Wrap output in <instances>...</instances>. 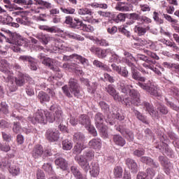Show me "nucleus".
<instances>
[{
	"mask_svg": "<svg viewBox=\"0 0 179 179\" xmlns=\"http://www.w3.org/2000/svg\"><path fill=\"white\" fill-rule=\"evenodd\" d=\"M63 150H71L73 147V143L71 140L65 139L62 142Z\"/></svg>",
	"mask_w": 179,
	"mask_h": 179,
	"instance_id": "42",
	"label": "nucleus"
},
{
	"mask_svg": "<svg viewBox=\"0 0 179 179\" xmlns=\"http://www.w3.org/2000/svg\"><path fill=\"white\" fill-rule=\"evenodd\" d=\"M12 160L8 157H3L0 162L1 169H9L12 165Z\"/></svg>",
	"mask_w": 179,
	"mask_h": 179,
	"instance_id": "36",
	"label": "nucleus"
},
{
	"mask_svg": "<svg viewBox=\"0 0 179 179\" xmlns=\"http://www.w3.org/2000/svg\"><path fill=\"white\" fill-rule=\"evenodd\" d=\"M78 15L82 16V19L84 22H87L88 23H100V20L94 18L93 12L88 8H80L78 10Z\"/></svg>",
	"mask_w": 179,
	"mask_h": 179,
	"instance_id": "4",
	"label": "nucleus"
},
{
	"mask_svg": "<svg viewBox=\"0 0 179 179\" xmlns=\"http://www.w3.org/2000/svg\"><path fill=\"white\" fill-rule=\"evenodd\" d=\"M70 58L71 59H73L76 62H80V64H82V65H89V60L85 57H83L82 55H79L78 54H73L70 55Z\"/></svg>",
	"mask_w": 179,
	"mask_h": 179,
	"instance_id": "23",
	"label": "nucleus"
},
{
	"mask_svg": "<svg viewBox=\"0 0 179 179\" xmlns=\"http://www.w3.org/2000/svg\"><path fill=\"white\" fill-rule=\"evenodd\" d=\"M113 142L115 143V145H117V146H124L126 141L122 136H121L119 134H114L112 138Z\"/></svg>",
	"mask_w": 179,
	"mask_h": 179,
	"instance_id": "28",
	"label": "nucleus"
},
{
	"mask_svg": "<svg viewBox=\"0 0 179 179\" xmlns=\"http://www.w3.org/2000/svg\"><path fill=\"white\" fill-rule=\"evenodd\" d=\"M78 122L80 124V125H83V127H85V128L89 127L92 124V122L90 120V117L87 115H80L78 116Z\"/></svg>",
	"mask_w": 179,
	"mask_h": 179,
	"instance_id": "24",
	"label": "nucleus"
},
{
	"mask_svg": "<svg viewBox=\"0 0 179 179\" xmlns=\"http://www.w3.org/2000/svg\"><path fill=\"white\" fill-rule=\"evenodd\" d=\"M122 167L121 166H117L113 169V174L117 178H121L122 177Z\"/></svg>",
	"mask_w": 179,
	"mask_h": 179,
	"instance_id": "55",
	"label": "nucleus"
},
{
	"mask_svg": "<svg viewBox=\"0 0 179 179\" xmlns=\"http://www.w3.org/2000/svg\"><path fill=\"white\" fill-rule=\"evenodd\" d=\"M34 5L31 8L32 13H40L41 10L52 9L54 5L51 3L43 0H34Z\"/></svg>",
	"mask_w": 179,
	"mask_h": 179,
	"instance_id": "5",
	"label": "nucleus"
},
{
	"mask_svg": "<svg viewBox=\"0 0 179 179\" xmlns=\"http://www.w3.org/2000/svg\"><path fill=\"white\" fill-rule=\"evenodd\" d=\"M45 136L49 142H57L59 139V131L55 129H48Z\"/></svg>",
	"mask_w": 179,
	"mask_h": 179,
	"instance_id": "9",
	"label": "nucleus"
},
{
	"mask_svg": "<svg viewBox=\"0 0 179 179\" xmlns=\"http://www.w3.org/2000/svg\"><path fill=\"white\" fill-rule=\"evenodd\" d=\"M7 42L9 43L10 44H13L14 49L13 51L15 52H17V51H20V49L17 45H23L24 44V40L22 38V36H17V34H13L10 36L9 38L7 39Z\"/></svg>",
	"mask_w": 179,
	"mask_h": 179,
	"instance_id": "7",
	"label": "nucleus"
},
{
	"mask_svg": "<svg viewBox=\"0 0 179 179\" xmlns=\"http://www.w3.org/2000/svg\"><path fill=\"white\" fill-rule=\"evenodd\" d=\"M83 149H85V147L83 146V145L79 143H76V145L73 148V153L74 155H80Z\"/></svg>",
	"mask_w": 179,
	"mask_h": 179,
	"instance_id": "47",
	"label": "nucleus"
},
{
	"mask_svg": "<svg viewBox=\"0 0 179 179\" xmlns=\"http://www.w3.org/2000/svg\"><path fill=\"white\" fill-rule=\"evenodd\" d=\"M131 71V78L134 79V80H138V83H145L146 81V78L145 77L141 76V73L138 71L135 65L130 66Z\"/></svg>",
	"mask_w": 179,
	"mask_h": 179,
	"instance_id": "14",
	"label": "nucleus"
},
{
	"mask_svg": "<svg viewBox=\"0 0 179 179\" xmlns=\"http://www.w3.org/2000/svg\"><path fill=\"white\" fill-rule=\"evenodd\" d=\"M36 38H38V40H41V41L45 45L48 44V42L50 41V36H48V35H45L42 33L38 34L36 36Z\"/></svg>",
	"mask_w": 179,
	"mask_h": 179,
	"instance_id": "53",
	"label": "nucleus"
},
{
	"mask_svg": "<svg viewBox=\"0 0 179 179\" xmlns=\"http://www.w3.org/2000/svg\"><path fill=\"white\" fill-rule=\"evenodd\" d=\"M88 145L91 149L100 150V149H101V140L99 138H92L89 141Z\"/></svg>",
	"mask_w": 179,
	"mask_h": 179,
	"instance_id": "26",
	"label": "nucleus"
},
{
	"mask_svg": "<svg viewBox=\"0 0 179 179\" xmlns=\"http://www.w3.org/2000/svg\"><path fill=\"white\" fill-rule=\"evenodd\" d=\"M159 162H160L161 166L165 169L166 174H170V167H171V163H170L167 157L164 156H159Z\"/></svg>",
	"mask_w": 179,
	"mask_h": 179,
	"instance_id": "16",
	"label": "nucleus"
},
{
	"mask_svg": "<svg viewBox=\"0 0 179 179\" xmlns=\"http://www.w3.org/2000/svg\"><path fill=\"white\" fill-rule=\"evenodd\" d=\"M124 57H123V62H124L128 66H134V62H135V57L132 56L129 52L124 51Z\"/></svg>",
	"mask_w": 179,
	"mask_h": 179,
	"instance_id": "21",
	"label": "nucleus"
},
{
	"mask_svg": "<svg viewBox=\"0 0 179 179\" xmlns=\"http://www.w3.org/2000/svg\"><path fill=\"white\" fill-rule=\"evenodd\" d=\"M108 56H110V62H115L116 64H120V62H121L120 56L115 54V52L113 51L111 49H109V53Z\"/></svg>",
	"mask_w": 179,
	"mask_h": 179,
	"instance_id": "37",
	"label": "nucleus"
},
{
	"mask_svg": "<svg viewBox=\"0 0 179 179\" xmlns=\"http://www.w3.org/2000/svg\"><path fill=\"white\" fill-rule=\"evenodd\" d=\"M96 129L99 131L103 138H108V131H107L108 128L104 124H99V127H96Z\"/></svg>",
	"mask_w": 179,
	"mask_h": 179,
	"instance_id": "40",
	"label": "nucleus"
},
{
	"mask_svg": "<svg viewBox=\"0 0 179 179\" xmlns=\"http://www.w3.org/2000/svg\"><path fill=\"white\" fill-rule=\"evenodd\" d=\"M90 51L92 52V54H95L98 58H106L110 52V49L102 50L100 48H97L96 46H92L90 48Z\"/></svg>",
	"mask_w": 179,
	"mask_h": 179,
	"instance_id": "11",
	"label": "nucleus"
},
{
	"mask_svg": "<svg viewBox=\"0 0 179 179\" xmlns=\"http://www.w3.org/2000/svg\"><path fill=\"white\" fill-rule=\"evenodd\" d=\"M38 58L41 61L43 65L48 66V68L54 71V59L45 57L44 53L39 54Z\"/></svg>",
	"mask_w": 179,
	"mask_h": 179,
	"instance_id": "13",
	"label": "nucleus"
},
{
	"mask_svg": "<svg viewBox=\"0 0 179 179\" xmlns=\"http://www.w3.org/2000/svg\"><path fill=\"white\" fill-rule=\"evenodd\" d=\"M137 86H139L143 90H145L154 97H162V91L156 85L150 83H137Z\"/></svg>",
	"mask_w": 179,
	"mask_h": 179,
	"instance_id": "3",
	"label": "nucleus"
},
{
	"mask_svg": "<svg viewBox=\"0 0 179 179\" xmlns=\"http://www.w3.org/2000/svg\"><path fill=\"white\" fill-rule=\"evenodd\" d=\"M38 99L41 104H43V103H49L50 97L47 92L41 91L38 94Z\"/></svg>",
	"mask_w": 179,
	"mask_h": 179,
	"instance_id": "31",
	"label": "nucleus"
},
{
	"mask_svg": "<svg viewBox=\"0 0 179 179\" xmlns=\"http://www.w3.org/2000/svg\"><path fill=\"white\" fill-rule=\"evenodd\" d=\"M93 65L94 66H96V68H101L103 71H106L107 72H111V69H110V67H108V66L103 64L101 62H100L99 60H94Z\"/></svg>",
	"mask_w": 179,
	"mask_h": 179,
	"instance_id": "38",
	"label": "nucleus"
},
{
	"mask_svg": "<svg viewBox=\"0 0 179 179\" xmlns=\"http://www.w3.org/2000/svg\"><path fill=\"white\" fill-rule=\"evenodd\" d=\"M42 169L48 174H54V169H52V165L50 163L44 164Z\"/></svg>",
	"mask_w": 179,
	"mask_h": 179,
	"instance_id": "57",
	"label": "nucleus"
},
{
	"mask_svg": "<svg viewBox=\"0 0 179 179\" xmlns=\"http://www.w3.org/2000/svg\"><path fill=\"white\" fill-rule=\"evenodd\" d=\"M157 110L164 115L169 114V109H167V107H166V106L162 104H159V106H157Z\"/></svg>",
	"mask_w": 179,
	"mask_h": 179,
	"instance_id": "63",
	"label": "nucleus"
},
{
	"mask_svg": "<svg viewBox=\"0 0 179 179\" xmlns=\"http://www.w3.org/2000/svg\"><path fill=\"white\" fill-rule=\"evenodd\" d=\"M141 24H150L152 23V19L145 15H141L139 21Z\"/></svg>",
	"mask_w": 179,
	"mask_h": 179,
	"instance_id": "59",
	"label": "nucleus"
},
{
	"mask_svg": "<svg viewBox=\"0 0 179 179\" xmlns=\"http://www.w3.org/2000/svg\"><path fill=\"white\" fill-rule=\"evenodd\" d=\"M14 3H17V5H20V6H22V8H24V9H27L29 8H31L32 9V6H34V1L32 0H14Z\"/></svg>",
	"mask_w": 179,
	"mask_h": 179,
	"instance_id": "25",
	"label": "nucleus"
},
{
	"mask_svg": "<svg viewBox=\"0 0 179 179\" xmlns=\"http://www.w3.org/2000/svg\"><path fill=\"white\" fill-rule=\"evenodd\" d=\"M81 30H83V31H85L86 33H93V31H94V27L90 24H83Z\"/></svg>",
	"mask_w": 179,
	"mask_h": 179,
	"instance_id": "60",
	"label": "nucleus"
},
{
	"mask_svg": "<svg viewBox=\"0 0 179 179\" xmlns=\"http://www.w3.org/2000/svg\"><path fill=\"white\" fill-rule=\"evenodd\" d=\"M134 114H135L136 118H138L139 120V121L143 122V124H146L147 125L149 124V120H148V119H146V117L143 115L142 113H141V112H139L138 110H135Z\"/></svg>",
	"mask_w": 179,
	"mask_h": 179,
	"instance_id": "49",
	"label": "nucleus"
},
{
	"mask_svg": "<svg viewBox=\"0 0 179 179\" xmlns=\"http://www.w3.org/2000/svg\"><path fill=\"white\" fill-rule=\"evenodd\" d=\"M94 121L96 128H100V125L104 123V115L101 113H96L94 115Z\"/></svg>",
	"mask_w": 179,
	"mask_h": 179,
	"instance_id": "34",
	"label": "nucleus"
},
{
	"mask_svg": "<svg viewBox=\"0 0 179 179\" xmlns=\"http://www.w3.org/2000/svg\"><path fill=\"white\" fill-rule=\"evenodd\" d=\"M83 24V22H82L79 19L75 18L73 23H72L71 24V27H73V29H80V30H82Z\"/></svg>",
	"mask_w": 179,
	"mask_h": 179,
	"instance_id": "51",
	"label": "nucleus"
},
{
	"mask_svg": "<svg viewBox=\"0 0 179 179\" xmlns=\"http://www.w3.org/2000/svg\"><path fill=\"white\" fill-rule=\"evenodd\" d=\"M55 45L58 50H65V51H67L68 52H73V51H75L73 45L64 46L62 42L58 40L55 41Z\"/></svg>",
	"mask_w": 179,
	"mask_h": 179,
	"instance_id": "27",
	"label": "nucleus"
},
{
	"mask_svg": "<svg viewBox=\"0 0 179 179\" xmlns=\"http://www.w3.org/2000/svg\"><path fill=\"white\" fill-rule=\"evenodd\" d=\"M63 93L69 98H71L72 94L74 97H79L80 96V85L78 83V80L71 78L69 81L68 85H64L62 87Z\"/></svg>",
	"mask_w": 179,
	"mask_h": 179,
	"instance_id": "2",
	"label": "nucleus"
},
{
	"mask_svg": "<svg viewBox=\"0 0 179 179\" xmlns=\"http://www.w3.org/2000/svg\"><path fill=\"white\" fill-rule=\"evenodd\" d=\"M45 118L46 120V124L47 122L52 123L54 121H55V117H54V113L51 112H45Z\"/></svg>",
	"mask_w": 179,
	"mask_h": 179,
	"instance_id": "56",
	"label": "nucleus"
},
{
	"mask_svg": "<svg viewBox=\"0 0 179 179\" xmlns=\"http://www.w3.org/2000/svg\"><path fill=\"white\" fill-rule=\"evenodd\" d=\"M10 150V145L8 143H0V152H4L8 153Z\"/></svg>",
	"mask_w": 179,
	"mask_h": 179,
	"instance_id": "61",
	"label": "nucleus"
},
{
	"mask_svg": "<svg viewBox=\"0 0 179 179\" xmlns=\"http://www.w3.org/2000/svg\"><path fill=\"white\" fill-rule=\"evenodd\" d=\"M87 161L90 162V160H93L94 159V152L92 150L86 151L83 155Z\"/></svg>",
	"mask_w": 179,
	"mask_h": 179,
	"instance_id": "58",
	"label": "nucleus"
},
{
	"mask_svg": "<svg viewBox=\"0 0 179 179\" xmlns=\"http://www.w3.org/2000/svg\"><path fill=\"white\" fill-rule=\"evenodd\" d=\"M55 164H56V166L59 167L61 170H63L64 171L68 169V161H66V159H65L63 157L57 158L55 160Z\"/></svg>",
	"mask_w": 179,
	"mask_h": 179,
	"instance_id": "22",
	"label": "nucleus"
},
{
	"mask_svg": "<svg viewBox=\"0 0 179 179\" xmlns=\"http://www.w3.org/2000/svg\"><path fill=\"white\" fill-rule=\"evenodd\" d=\"M1 72H3L4 75L3 78L5 82H13V72L8 69H0Z\"/></svg>",
	"mask_w": 179,
	"mask_h": 179,
	"instance_id": "30",
	"label": "nucleus"
},
{
	"mask_svg": "<svg viewBox=\"0 0 179 179\" xmlns=\"http://www.w3.org/2000/svg\"><path fill=\"white\" fill-rule=\"evenodd\" d=\"M73 141L76 143H83L85 141H86V137L85 136V134H83L81 132H76L74 133L73 136Z\"/></svg>",
	"mask_w": 179,
	"mask_h": 179,
	"instance_id": "33",
	"label": "nucleus"
},
{
	"mask_svg": "<svg viewBox=\"0 0 179 179\" xmlns=\"http://www.w3.org/2000/svg\"><path fill=\"white\" fill-rule=\"evenodd\" d=\"M16 22L24 26H29V24H30V19L26 15L16 18Z\"/></svg>",
	"mask_w": 179,
	"mask_h": 179,
	"instance_id": "43",
	"label": "nucleus"
},
{
	"mask_svg": "<svg viewBox=\"0 0 179 179\" xmlns=\"http://www.w3.org/2000/svg\"><path fill=\"white\" fill-rule=\"evenodd\" d=\"M90 169V174L92 177H97L99 174H100V166H99V164L96 162H92L90 166L88 165V170Z\"/></svg>",
	"mask_w": 179,
	"mask_h": 179,
	"instance_id": "18",
	"label": "nucleus"
},
{
	"mask_svg": "<svg viewBox=\"0 0 179 179\" xmlns=\"http://www.w3.org/2000/svg\"><path fill=\"white\" fill-rule=\"evenodd\" d=\"M141 162H142V163H145V164H148V166H151V167L153 169H157L159 167V163L155 162V161H153L152 158L149 157H142L141 158Z\"/></svg>",
	"mask_w": 179,
	"mask_h": 179,
	"instance_id": "29",
	"label": "nucleus"
},
{
	"mask_svg": "<svg viewBox=\"0 0 179 179\" xmlns=\"http://www.w3.org/2000/svg\"><path fill=\"white\" fill-rule=\"evenodd\" d=\"M29 121L32 124H47V120H45V111L41 110H38L33 117H29Z\"/></svg>",
	"mask_w": 179,
	"mask_h": 179,
	"instance_id": "6",
	"label": "nucleus"
},
{
	"mask_svg": "<svg viewBox=\"0 0 179 179\" xmlns=\"http://www.w3.org/2000/svg\"><path fill=\"white\" fill-rule=\"evenodd\" d=\"M134 114H135L136 118H138L139 120V121L143 122V124H146L147 125L149 124V120H148V119H146V117L143 115L142 113H141V112H139L138 110H135Z\"/></svg>",
	"mask_w": 179,
	"mask_h": 179,
	"instance_id": "48",
	"label": "nucleus"
},
{
	"mask_svg": "<svg viewBox=\"0 0 179 179\" xmlns=\"http://www.w3.org/2000/svg\"><path fill=\"white\" fill-rule=\"evenodd\" d=\"M126 27L127 26L125 25H122L119 27L118 31L119 33H121L122 34L129 38V37H131V32L128 31V29H125Z\"/></svg>",
	"mask_w": 179,
	"mask_h": 179,
	"instance_id": "50",
	"label": "nucleus"
},
{
	"mask_svg": "<svg viewBox=\"0 0 179 179\" xmlns=\"http://www.w3.org/2000/svg\"><path fill=\"white\" fill-rule=\"evenodd\" d=\"M117 131L120 132L123 136H125L129 142H132V141H134V132L126 129H121V127H117Z\"/></svg>",
	"mask_w": 179,
	"mask_h": 179,
	"instance_id": "19",
	"label": "nucleus"
},
{
	"mask_svg": "<svg viewBox=\"0 0 179 179\" xmlns=\"http://www.w3.org/2000/svg\"><path fill=\"white\" fill-rule=\"evenodd\" d=\"M9 68V63L6 59L0 57V69H8Z\"/></svg>",
	"mask_w": 179,
	"mask_h": 179,
	"instance_id": "64",
	"label": "nucleus"
},
{
	"mask_svg": "<svg viewBox=\"0 0 179 179\" xmlns=\"http://www.w3.org/2000/svg\"><path fill=\"white\" fill-rule=\"evenodd\" d=\"M44 155V148L41 145H36L34 147L32 150V156L34 159H38Z\"/></svg>",
	"mask_w": 179,
	"mask_h": 179,
	"instance_id": "20",
	"label": "nucleus"
},
{
	"mask_svg": "<svg viewBox=\"0 0 179 179\" xmlns=\"http://www.w3.org/2000/svg\"><path fill=\"white\" fill-rule=\"evenodd\" d=\"M110 16H111V13L110 12L99 10L96 13V19H99V22H101V19L100 18V17H110Z\"/></svg>",
	"mask_w": 179,
	"mask_h": 179,
	"instance_id": "54",
	"label": "nucleus"
},
{
	"mask_svg": "<svg viewBox=\"0 0 179 179\" xmlns=\"http://www.w3.org/2000/svg\"><path fill=\"white\" fill-rule=\"evenodd\" d=\"M75 160L85 171H89V162L84 155H76Z\"/></svg>",
	"mask_w": 179,
	"mask_h": 179,
	"instance_id": "12",
	"label": "nucleus"
},
{
	"mask_svg": "<svg viewBox=\"0 0 179 179\" xmlns=\"http://www.w3.org/2000/svg\"><path fill=\"white\" fill-rule=\"evenodd\" d=\"M71 172L74 176L75 178L76 179H87L85 177L82 175V173H80V171L79 170V168L76 166H71Z\"/></svg>",
	"mask_w": 179,
	"mask_h": 179,
	"instance_id": "32",
	"label": "nucleus"
},
{
	"mask_svg": "<svg viewBox=\"0 0 179 179\" xmlns=\"http://www.w3.org/2000/svg\"><path fill=\"white\" fill-rule=\"evenodd\" d=\"M125 164L127 166L128 169L130 170L131 173H134L136 174L138 173V164L135 162V160L127 158L125 160Z\"/></svg>",
	"mask_w": 179,
	"mask_h": 179,
	"instance_id": "15",
	"label": "nucleus"
},
{
	"mask_svg": "<svg viewBox=\"0 0 179 179\" xmlns=\"http://www.w3.org/2000/svg\"><path fill=\"white\" fill-rule=\"evenodd\" d=\"M106 92L113 97V99L115 101H124L125 106L127 107H131L132 104L134 106H136L137 107L139 106H143L144 108H145L146 111L149 113L151 115H155V108L153 105L150 104L149 102L144 101L143 103L141 102V94L138 90L134 89V86L131 85H127L124 83H120L119 85V90L124 94H128V97L124 99V97L120 96V94L117 92L114 85H108L105 87Z\"/></svg>",
	"mask_w": 179,
	"mask_h": 179,
	"instance_id": "1",
	"label": "nucleus"
},
{
	"mask_svg": "<svg viewBox=\"0 0 179 179\" xmlns=\"http://www.w3.org/2000/svg\"><path fill=\"white\" fill-rule=\"evenodd\" d=\"M0 113L4 114L5 115H8V114H9V106H8L6 102H1Z\"/></svg>",
	"mask_w": 179,
	"mask_h": 179,
	"instance_id": "46",
	"label": "nucleus"
},
{
	"mask_svg": "<svg viewBox=\"0 0 179 179\" xmlns=\"http://www.w3.org/2000/svg\"><path fill=\"white\" fill-rule=\"evenodd\" d=\"M143 66L146 68V69H150L153 71L155 73L159 75L160 76L162 75V72L159 69V68L156 67V61L150 60V59H147L145 62L143 64Z\"/></svg>",
	"mask_w": 179,
	"mask_h": 179,
	"instance_id": "10",
	"label": "nucleus"
},
{
	"mask_svg": "<svg viewBox=\"0 0 179 179\" xmlns=\"http://www.w3.org/2000/svg\"><path fill=\"white\" fill-rule=\"evenodd\" d=\"M150 30V27L149 25H136L135 26L134 31L136 33L138 36H145L146 32Z\"/></svg>",
	"mask_w": 179,
	"mask_h": 179,
	"instance_id": "17",
	"label": "nucleus"
},
{
	"mask_svg": "<svg viewBox=\"0 0 179 179\" xmlns=\"http://www.w3.org/2000/svg\"><path fill=\"white\" fill-rule=\"evenodd\" d=\"M24 131L22 126H20V122H14L13 124V132L14 134H22Z\"/></svg>",
	"mask_w": 179,
	"mask_h": 179,
	"instance_id": "44",
	"label": "nucleus"
},
{
	"mask_svg": "<svg viewBox=\"0 0 179 179\" xmlns=\"http://www.w3.org/2000/svg\"><path fill=\"white\" fill-rule=\"evenodd\" d=\"M97 86L98 85L96 82L92 83V84H90L87 86V92L91 94H94L96 93V90H97Z\"/></svg>",
	"mask_w": 179,
	"mask_h": 179,
	"instance_id": "52",
	"label": "nucleus"
},
{
	"mask_svg": "<svg viewBox=\"0 0 179 179\" xmlns=\"http://www.w3.org/2000/svg\"><path fill=\"white\" fill-rule=\"evenodd\" d=\"M8 171L10 174H12L14 177H16V176H19V174H20V168L19 166L11 165L8 168Z\"/></svg>",
	"mask_w": 179,
	"mask_h": 179,
	"instance_id": "41",
	"label": "nucleus"
},
{
	"mask_svg": "<svg viewBox=\"0 0 179 179\" xmlns=\"http://www.w3.org/2000/svg\"><path fill=\"white\" fill-rule=\"evenodd\" d=\"M165 101L166 103V106L172 108V110H174L175 111H178L179 113V106H177V105L174 104V103L169 101V99L165 98Z\"/></svg>",
	"mask_w": 179,
	"mask_h": 179,
	"instance_id": "62",
	"label": "nucleus"
},
{
	"mask_svg": "<svg viewBox=\"0 0 179 179\" xmlns=\"http://www.w3.org/2000/svg\"><path fill=\"white\" fill-rule=\"evenodd\" d=\"M116 10H120V12H128L129 10V6L125 3H118L115 6Z\"/></svg>",
	"mask_w": 179,
	"mask_h": 179,
	"instance_id": "45",
	"label": "nucleus"
},
{
	"mask_svg": "<svg viewBox=\"0 0 179 179\" xmlns=\"http://www.w3.org/2000/svg\"><path fill=\"white\" fill-rule=\"evenodd\" d=\"M4 5V8H6V9H9L10 11L13 10L15 9V10L17 9L18 10H22L23 9L22 8H16V6L10 2V0H3Z\"/></svg>",
	"mask_w": 179,
	"mask_h": 179,
	"instance_id": "39",
	"label": "nucleus"
},
{
	"mask_svg": "<svg viewBox=\"0 0 179 179\" xmlns=\"http://www.w3.org/2000/svg\"><path fill=\"white\" fill-rule=\"evenodd\" d=\"M15 83L16 86H19L20 87L24 86L25 80L23 73H18L17 76L15 78Z\"/></svg>",
	"mask_w": 179,
	"mask_h": 179,
	"instance_id": "35",
	"label": "nucleus"
},
{
	"mask_svg": "<svg viewBox=\"0 0 179 179\" xmlns=\"http://www.w3.org/2000/svg\"><path fill=\"white\" fill-rule=\"evenodd\" d=\"M50 110L53 113L55 121H56L57 124H62V122H64V113L60 107L55 105H52L50 107Z\"/></svg>",
	"mask_w": 179,
	"mask_h": 179,
	"instance_id": "8",
	"label": "nucleus"
}]
</instances>
